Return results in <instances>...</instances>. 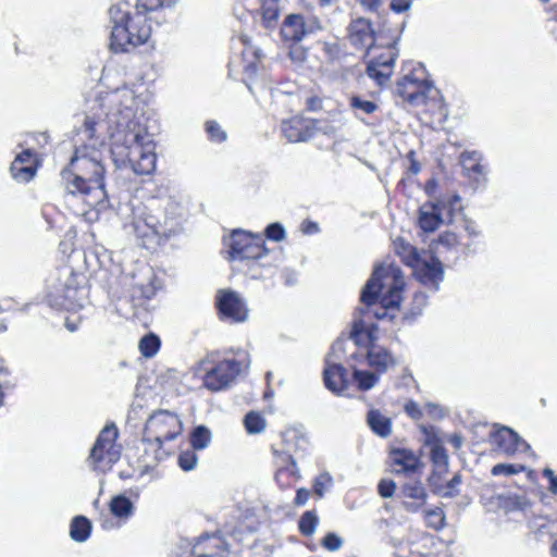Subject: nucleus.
Instances as JSON below:
<instances>
[{"label": "nucleus", "mask_w": 557, "mask_h": 557, "mask_svg": "<svg viewBox=\"0 0 557 557\" xmlns=\"http://www.w3.org/2000/svg\"><path fill=\"white\" fill-rule=\"evenodd\" d=\"M95 104L99 111L84 115L76 135L99 143L108 136L117 168H129L137 175L151 174L157 162L156 144L146 124L144 101L124 87L96 99Z\"/></svg>", "instance_id": "1"}, {"label": "nucleus", "mask_w": 557, "mask_h": 557, "mask_svg": "<svg viewBox=\"0 0 557 557\" xmlns=\"http://www.w3.org/2000/svg\"><path fill=\"white\" fill-rule=\"evenodd\" d=\"M177 206L169 198H149L145 202H132L129 221L125 228L137 238L143 246L160 244L181 230V216Z\"/></svg>", "instance_id": "2"}, {"label": "nucleus", "mask_w": 557, "mask_h": 557, "mask_svg": "<svg viewBox=\"0 0 557 557\" xmlns=\"http://www.w3.org/2000/svg\"><path fill=\"white\" fill-rule=\"evenodd\" d=\"M404 287V275L398 267L377 265L361 290L360 301L364 307L356 310L352 322L363 319L371 327L372 319L381 320L388 309L399 307Z\"/></svg>", "instance_id": "3"}, {"label": "nucleus", "mask_w": 557, "mask_h": 557, "mask_svg": "<svg viewBox=\"0 0 557 557\" xmlns=\"http://www.w3.org/2000/svg\"><path fill=\"white\" fill-rule=\"evenodd\" d=\"M104 169L96 157L79 156L75 150L69 165L61 172L66 196L77 197L90 208L102 206L107 198Z\"/></svg>", "instance_id": "4"}, {"label": "nucleus", "mask_w": 557, "mask_h": 557, "mask_svg": "<svg viewBox=\"0 0 557 557\" xmlns=\"http://www.w3.org/2000/svg\"><path fill=\"white\" fill-rule=\"evenodd\" d=\"M110 49L114 53L129 52L148 41L151 26L146 13L132 10L129 3L117 2L108 10Z\"/></svg>", "instance_id": "5"}, {"label": "nucleus", "mask_w": 557, "mask_h": 557, "mask_svg": "<svg viewBox=\"0 0 557 557\" xmlns=\"http://www.w3.org/2000/svg\"><path fill=\"white\" fill-rule=\"evenodd\" d=\"M404 27V22L393 26L388 21H383L377 32H375L377 47L382 51L379 54H373L367 61L366 73L379 86L386 85L394 73L395 62L399 55L397 45Z\"/></svg>", "instance_id": "6"}, {"label": "nucleus", "mask_w": 557, "mask_h": 557, "mask_svg": "<svg viewBox=\"0 0 557 557\" xmlns=\"http://www.w3.org/2000/svg\"><path fill=\"white\" fill-rule=\"evenodd\" d=\"M376 330V324H372L370 327L363 319H356L352 322L349 338L354 341L355 345L364 346V349L351 354L350 360L360 361L381 375L395 367L397 359L387 348L375 342Z\"/></svg>", "instance_id": "7"}, {"label": "nucleus", "mask_w": 557, "mask_h": 557, "mask_svg": "<svg viewBox=\"0 0 557 557\" xmlns=\"http://www.w3.org/2000/svg\"><path fill=\"white\" fill-rule=\"evenodd\" d=\"M309 440L302 425L285 429L281 434V443L273 445V454L277 458L280 466L276 472V480L284 474L295 479L300 478L299 469L296 465V457H301L309 449Z\"/></svg>", "instance_id": "8"}, {"label": "nucleus", "mask_w": 557, "mask_h": 557, "mask_svg": "<svg viewBox=\"0 0 557 557\" xmlns=\"http://www.w3.org/2000/svg\"><path fill=\"white\" fill-rule=\"evenodd\" d=\"M119 430L115 423L106 424L99 432L89 455L87 466L95 472L106 473L110 471L121 457L120 447L116 445Z\"/></svg>", "instance_id": "9"}, {"label": "nucleus", "mask_w": 557, "mask_h": 557, "mask_svg": "<svg viewBox=\"0 0 557 557\" xmlns=\"http://www.w3.org/2000/svg\"><path fill=\"white\" fill-rule=\"evenodd\" d=\"M236 359H224L206 371L203 385L212 392H220L231 386L244 369L250 366L247 351L237 349L234 351Z\"/></svg>", "instance_id": "10"}, {"label": "nucleus", "mask_w": 557, "mask_h": 557, "mask_svg": "<svg viewBox=\"0 0 557 557\" xmlns=\"http://www.w3.org/2000/svg\"><path fill=\"white\" fill-rule=\"evenodd\" d=\"M63 281L53 287L50 296L54 298L58 306L65 310H76L84 307L87 290L78 283L77 275L70 269L61 272Z\"/></svg>", "instance_id": "11"}, {"label": "nucleus", "mask_w": 557, "mask_h": 557, "mask_svg": "<svg viewBox=\"0 0 557 557\" xmlns=\"http://www.w3.org/2000/svg\"><path fill=\"white\" fill-rule=\"evenodd\" d=\"M344 351V341L337 339L333 343L331 351L325 357L323 381L325 387L334 394L341 395L348 386L347 370L341 364V354Z\"/></svg>", "instance_id": "12"}, {"label": "nucleus", "mask_w": 557, "mask_h": 557, "mask_svg": "<svg viewBox=\"0 0 557 557\" xmlns=\"http://www.w3.org/2000/svg\"><path fill=\"white\" fill-rule=\"evenodd\" d=\"M215 306L220 319L232 323L247 321L249 309L246 300L233 289H220L215 296Z\"/></svg>", "instance_id": "13"}, {"label": "nucleus", "mask_w": 557, "mask_h": 557, "mask_svg": "<svg viewBox=\"0 0 557 557\" xmlns=\"http://www.w3.org/2000/svg\"><path fill=\"white\" fill-rule=\"evenodd\" d=\"M180 418L170 411L160 410L152 413L145 424L146 436H154L163 442L172 441L182 432Z\"/></svg>", "instance_id": "14"}, {"label": "nucleus", "mask_w": 557, "mask_h": 557, "mask_svg": "<svg viewBox=\"0 0 557 557\" xmlns=\"http://www.w3.org/2000/svg\"><path fill=\"white\" fill-rule=\"evenodd\" d=\"M348 33L350 45L357 49H364V57L371 59L373 54H379L376 52L380 50L377 47L376 33L369 20L364 17L354 20L349 24Z\"/></svg>", "instance_id": "15"}, {"label": "nucleus", "mask_w": 557, "mask_h": 557, "mask_svg": "<svg viewBox=\"0 0 557 557\" xmlns=\"http://www.w3.org/2000/svg\"><path fill=\"white\" fill-rule=\"evenodd\" d=\"M432 84L411 73L397 82L395 92L411 106L424 104Z\"/></svg>", "instance_id": "16"}, {"label": "nucleus", "mask_w": 557, "mask_h": 557, "mask_svg": "<svg viewBox=\"0 0 557 557\" xmlns=\"http://www.w3.org/2000/svg\"><path fill=\"white\" fill-rule=\"evenodd\" d=\"M416 280L432 293L440 290L444 281V268L440 259L432 257L431 260H417L412 267Z\"/></svg>", "instance_id": "17"}, {"label": "nucleus", "mask_w": 557, "mask_h": 557, "mask_svg": "<svg viewBox=\"0 0 557 557\" xmlns=\"http://www.w3.org/2000/svg\"><path fill=\"white\" fill-rule=\"evenodd\" d=\"M462 174L474 189H483L487 183V166L482 163V154L478 151H465L459 158Z\"/></svg>", "instance_id": "18"}, {"label": "nucleus", "mask_w": 557, "mask_h": 557, "mask_svg": "<svg viewBox=\"0 0 557 557\" xmlns=\"http://www.w3.org/2000/svg\"><path fill=\"white\" fill-rule=\"evenodd\" d=\"M315 120L294 116L283 121L282 133L290 143L307 141L314 135Z\"/></svg>", "instance_id": "19"}, {"label": "nucleus", "mask_w": 557, "mask_h": 557, "mask_svg": "<svg viewBox=\"0 0 557 557\" xmlns=\"http://www.w3.org/2000/svg\"><path fill=\"white\" fill-rule=\"evenodd\" d=\"M493 443L505 454L512 455L519 449H530V445L518 433L503 426L492 434Z\"/></svg>", "instance_id": "20"}, {"label": "nucleus", "mask_w": 557, "mask_h": 557, "mask_svg": "<svg viewBox=\"0 0 557 557\" xmlns=\"http://www.w3.org/2000/svg\"><path fill=\"white\" fill-rule=\"evenodd\" d=\"M193 554L195 557H226V548L220 536L203 534L194 545Z\"/></svg>", "instance_id": "21"}, {"label": "nucleus", "mask_w": 557, "mask_h": 557, "mask_svg": "<svg viewBox=\"0 0 557 557\" xmlns=\"http://www.w3.org/2000/svg\"><path fill=\"white\" fill-rule=\"evenodd\" d=\"M401 494L405 498L404 508L408 512H417L426 503L428 493L421 481H408L401 486Z\"/></svg>", "instance_id": "22"}, {"label": "nucleus", "mask_w": 557, "mask_h": 557, "mask_svg": "<svg viewBox=\"0 0 557 557\" xmlns=\"http://www.w3.org/2000/svg\"><path fill=\"white\" fill-rule=\"evenodd\" d=\"M308 34L306 21L300 14H288L281 26L282 39L286 42H299Z\"/></svg>", "instance_id": "23"}, {"label": "nucleus", "mask_w": 557, "mask_h": 557, "mask_svg": "<svg viewBox=\"0 0 557 557\" xmlns=\"http://www.w3.org/2000/svg\"><path fill=\"white\" fill-rule=\"evenodd\" d=\"M396 474H410L416 472L420 466V459L411 450L405 448H395L389 455Z\"/></svg>", "instance_id": "24"}, {"label": "nucleus", "mask_w": 557, "mask_h": 557, "mask_svg": "<svg viewBox=\"0 0 557 557\" xmlns=\"http://www.w3.org/2000/svg\"><path fill=\"white\" fill-rule=\"evenodd\" d=\"M418 222L421 230L425 233H432L446 223L441 210L433 201H428L420 207Z\"/></svg>", "instance_id": "25"}, {"label": "nucleus", "mask_w": 557, "mask_h": 557, "mask_svg": "<svg viewBox=\"0 0 557 557\" xmlns=\"http://www.w3.org/2000/svg\"><path fill=\"white\" fill-rule=\"evenodd\" d=\"M164 442L161 440H156L154 436H146V433H143L141 440V448H143V462L147 466H151L161 461L166 456V453L162 448V444Z\"/></svg>", "instance_id": "26"}, {"label": "nucleus", "mask_w": 557, "mask_h": 557, "mask_svg": "<svg viewBox=\"0 0 557 557\" xmlns=\"http://www.w3.org/2000/svg\"><path fill=\"white\" fill-rule=\"evenodd\" d=\"M363 363H360V361L350 360L349 367L352 370V382L356 387L359 391L367 392L379 383L380 374L374 371L361 369L360 366Z\"/></svg>", "instance_id": "27"}, {"label": "nucleus", "mask_w": 557, "mask_h": 557, "mask_svg": "<svg viewBox=\"0 0 557 557\" xmlns=\"http://www.w3.org/2000/svg\"><path fill=\"white\" fill-rule=\"evenodd\" d=\"M256 235L245 232L243 230H235L230 235V238L225 242L228 247V255L231 260H237V258L244 252V249L253 242Z\"/></svg>", "instance_id": "28"}, {"label": "nucleus", "mask_w": 557, "mask_h": 557, "mask_svg": "<svg viewBox=\"0 0 557 557\" xmlns=\"http://www.w3.org/2000/svg\"><path fill=\"white\" fill-rule=\"evenodd\" d=\"M243 44L246 46L243 55L246 58L247 55H252L253 60L248 61L244 64V82L249 88L250 91H252L251 85L249 81H251L258 72V61L262 58V51L259 48H253L250 46L249 40L246 36H243L242 38Z\"/></svg>", "instance_id": "29"}, {"label": "nucleus", "mask_w": 557, "mask_h": 557, "mask_svg": "<svg viewBox=\"0 0 557 557\" xmlns=\"http://www.w3.org/2000/svg\"><path fill=\"white\" fill-rule=\"evenodd\" d=\"M367 422L370 429L381 437H387L392 432L391 420L379 410H370L367 416Z\"/></svg>", "instance_id": "30"}, {"label": "nucleus", "mask_w": 557, "mask_h": 557, "mask_svg": "<svg viewBox=\"0 0 557 557\" xmlns=\"http://www.w3.org/2000/svg\"><path fill=\"white\" fill-rule=\"evenodd\" d=\"M259 2L263 26L265 28L274 27L281 13L280 0H259Z\"/></svg>", "instance_id": "31"}, {"label": "nucleus", "mask_w": 557, "mask_h": 557, "mask_svg": "<svg viewBox=\"0 0 557 557\" xmlns=\"http://www.w3.org/2000/svg\"><path fill=\"white\" fill-rule=\"evenodd\" d=\"M459 195L455 194L447 197H442L437 200H434L437 208L441 210V213L446 223H451L457 211L461 210Z\"/></svg>", "instance_id": "32"}, {"label": "nucleus", "mask_w": 557, "mask_h": 557, "mask_svg": "<svg viewBox=\"0 0 557 557\" xmlns=\"http://www.w3.org/2000/svg\"><path fill=\"white\" fill-rule=\"evenodd\" d=\"M91 533V522L84 516H76L70 525L71 539L77 543L88 540Z\"/></svg>", "instance_id": "33"}, {"label": "nucleus", "mask_w": 557, "mask_h": 557, "mask_svg": "<svg viewBox=\"0 0 557 557\" xmlns=\"http://www.w3.org/2000/svg\"><path fill=\"white\" fill-rule=\"evenodd\" d=\"M111 513L120 519H127L133 515L134 505L132 500L125 495H116L114 496L110 504Z\"/></svg>", "instance_id": "34"}, {"label": "nucleus", "mask_w": 557, "mask_h": 557, "mask_svg": "<svg viewBox=\"0 0 557 557\" xmlns=\"http://www.w3.org/2000/svg\"><path fill=\"white\" fill-rule=\"evenodd\" d=\"M430 458L434 467V472L443 473L448 469V455L446 448L438 442L431 445Z\"/></svg>", "instance_id": "35"}, {"label": "nucleus", "mask_w": 557, "mask_h": 557, "mask_svg": "<svg viewBox=\"0 0 557 557\" xmlns=\"http://www.w3.org/2000/svg\"><path fill=\"white\" fill-rule=\"evenodd\" d=\"M212 440L211 431L206 425H197L189 435L190 446L195 450H201L209 446Z\"/></svg>", "instance_id": "36"}, {"label": "nucleus", "mask_w": 557, "mask_h": 557, "mask_svg": "<svg viewBox=\"0 0 557 557\" xmlns=\"http://www.w3.org/2000/svg\"><path fill=\"white\" fill-rule=\"evenodd\" d=\"M268 249L264 246V239L260 235H256L250 245H248L244 252L237 258V260H252L256 261L267 255Z\"/></svg>", "instance_id": "37"}, {"label": "nucleus", "mask_w": 557, "mask_h": 557, "mask_svg": "<svg viewBox=\"0 0 557 557\" xmlns=\"http://www.w3.org/2000/svg\"><path fill=\"white\" fill-rule=\"evenodd\" d=\"M161 341L160 338L153 334L149 333L141 337L139 341L138 347L140 350V354L146 358L153 357L160 349Z\"/></svg>", "instance_id": "38"}, {"label": "nucleus", "mask_w": 557, "mask_h": 557, "mask_svg": "<svg viewBox=\"0 0 557 557\" xmlns=\"http://www.w3.org/2000/svg\"><path fill=\"white\" fill-rule=\"evenodd\" d=\"M10 172L14 180L21 183L29 182L36 174V166L34 164H23L12 162Z\"/></svg>", "instance_id": "39"}, {"label": "nucleus", "mask_w": 557, "mask_h": 557, "mask_svg": "<svg viewBox=\"0 0 557 557\" xmlns=\"http://www.w3.org/2000/svg\"><path fill=\"white\" fill-rule=\"evenodd\" d=\"M334 485L333 476L324 471L314 478L312 484V491L319 498L324 497L325 493L329 492Z\"/></svg>", "instance_id": "40"}, {"label": "nucleus", "mask_w": 557, "mask_h": 557, "mask_svg": "<svg viewBox=\"0 0 557 557\" xmlns=\"http://www.w3.org/2000/svg\"><path fill=\"white\" fill-rule=\"evenodd\" d=\"M319 523V518L313 510L304 512L299 519V531L305 536H310L315 532Z\"/></svg>", "instance_id": "41"}, {"label": "nucleus", "mask_w": 557, "mask_h": 557, "mask_svg": "<svg viewBox=\"0 0 557 557\" xmlns=\"http://www.w3.org/2000/svg\"><path fill=\"white\" fill-rule=\"evenodd\" d=\"M425 523L429 528L440 531L445 528V513L442 508L435 507L424 511Z\"/></svg>", "instance_id": "42"}, {"label": "nucleus", "mask_w": 557, "mask_h": 557, "mask_svg": "<svg viewBox=\"0 0 557 557\" xmlns=\"http://www.w3.org/2000/svg\"><path fill=\"white\" fill-rule=\"evenodd\" d=\"M244 424L249 434H258L264 430L265 420L260 413L250 411L245 416Z\"/></svg>", "instance_id": "43"}, {"label": "nucleus", "mask_w": 557, "mask_h": 557, "mask_svg": "<svg viewBox=\"0 0 557 557\" xmlns=\"http://www.w3.org/2000/svg\"><path fill=\"white\" fill-rule=\"evenodd\" d=\"M205 131L208 135L210 141L215 144L224 143L227 139L226 132L222 128V126L213 120L207 121L205 123Z\"/></svg>", "instance_id": "44"}, {"label": "nucleus", "mask_w": 557, "mask_h": 557, "mask_svg": "<svg viewBox=\"0 0 557 557\" xmlns=\"http://www.w3.org/2000/svg\"><path fill=\"white\" fill-rule=\"evenodd\" d=\"M504 507L508 511L521 510L524 511L529 506L530 502L525 495L509 494L504 498Z\"/></svg>", "instance_id": "45"}, {"label": "nucleus", "mask_w": 557, "mask_h": 557, "mask_svg": "<svg viewBox=\"0 0 557 557\" xmlns=\"http://www.w3.org/2000/svg\"><path fill=\"white\" fill-rule=\"evenodd\" d=\"M198 462V456L195 449H186L180 453L177 457V463L183 471H191L196 468Z\"/></svg>", "instance_id": "46"}, {"label": "nucleus", "mask_w": 557, "mask_h": 557, "mask_svg": "<svg viewBox=\"0 0 557 557\" xmlns=\"http://www.w3.org/2000/svg\"><path fill=\"white\" fill-rule=\"evenodd\" d=\"M350 107L364 114H372L377 110V104L371 100L362 99L360 96H352L349 100Z\"/></svg>", "instance_id": "47"}, {"label": "nucleus", "mask_w": 557, "mask_h": 557, "mask_svg": "<svg viewBox=\"0 0 557 557\" xmlns=\"http://www.w3.org/2000/svg\"><path fill=\"white\" fill-rule=\"evenodd\" d=\"M524 469L525 468L522 465L497 463L492 468L491 473L495 476H497V475L508 476V475L520 473V472L524 471Z\"/></svg>", "instance_id": "48"}, {"label": "nucleus", "mask_w": 557, "mask_h": 557, "mask_svg": "<svg viewBox=\"0 0 557 557\" xmlns=\"http://www.w3.org/2000/svg\"><path fill=\"white\" fill-rule=\"evenodd\" d=\"M264 233H265L267 238L274 240V242H281L286 236L284 226L278 222L269 224L265 227Z\"/></svg>", "instance_id": "49"}, {"label": "nucleus", "mask_w": 557, "mask_h": 557, "mask_svg": "<svg viewBox=\"0 0 557 557\" xmlns=\"http://www.w3.org/2000/svg\"><path fill=\"white\" fill-rule=\"evenodd\" d=\"M158 287L154 285L153 280H149V282L146 285H139L134 288L133 295L135 297H141L144 299H151L156 293Z\"/></svg>", "instance_id": "50"}, {"label": "nucleus", "mask_w": 557, "mask_h": 557, "mask_svg": "<svg viewBox=\"0 0 557 557\" xmlns=\"http://www.w3.org/2000/svg\"><path fill=\"white\" fill-rule=\"evenodd\" d=\"M322 546L330 552H336L343 546V540L336 533L330 532L323 537Z\"/></svg>", "instance_id": "51"}, {"label": "nucleus", "mask_w": 557, "mask_h": 557, "mask_svg": "<svg viewBox=\"0 0 557 557\" xmlns=\"http://www.w3.org/2000/svg\"><path fill=\"white\" fill-rule=\"evenodd\" d=\"M428 304V296L424 292H416L411 302L410 312L412 315H418L421 313L422 309Z\"/></svg>", "instance_id": "52"}, {"label": "nucleus", "mask_w": 557, "mask_h": 557, "mask_svg": "<svg viewBox=\"0 0 557 557\" xmlns=\"http://www.w3.org/2000/svg\"><path fill=\"white\" fill-rule=\"evenodd\" d=\"M146 11H153L161 7L172 8L178 0H138Z\"/></svg>", "instance_id": "53"}, {"label": "nucleus", "mask_w": 557, "mask_h": 557, "mask_svg": "<svg viewBox=\"0 0 557 557\" xmlns=\"http://www.w3.org/2000/svg\"><path fill=\"white\" fill-rule=\"evenodd\" d=\"M461 483V476L459 474H455L446 484L444 491H438L437 493L441 494L443 497H454L458 491L457 487Z\"/></svg>", "instance_id": "54"}, {"label": "nucleus", "mask_w": 557, "mask_h": 557, "mask_svg": "<svg viewBox=\"0 0 557 557\" xmlns=\"http://www.w3.org/2000/svg\"><path fill=\"white\" fill-rule=\"evenodd\" d=\"M396 484L393 480L383 479L379 482L377 491L381 497L389 498L394 495Z\"/></svg>", "instance_id": "55"}, {"label": "nucleus", "mask_w": 557, "mask_h": 557, "mask_svg": "<svg viewBox=\"0 0 557 557\" xmlns=\"http://www.w3.org/2000/svg\"><path fill=\"white\" fill-rule=\"evenodd\" d=\"M292 61L302 63L307 59V51L301 46H292L288 52Z\"/></svg>", "instance_id": "56"}, {"label": "nucleus", "mask_w": 557, "mask_h": 557, "mask_svg": "<svg viewBox=\"0 0 557 557\" xmlns=\"http://www.w3.org/2000/svg\"><path fill=\"white\" fill-rule=\"evenodd\" d=\"M411 0H391L389 9L395 13H404L411 8Z\"/></svg>", "instance_id": "57"}, {"label": "nucleus", "mask_w": 557, "mask_h": 557, "mask_svg": "<svg viewBox=\"0 0 557 557\" xmlns=\"http://www.w3.org/2000/svg\"><path fill=\"white\" fill-rule=\"evenodd\" d=\"M363 10L368 12L379 13L383 5V0H358Z\"/></svg>", "instance_id": "58"}, {"label": "nucleus", "mask_w": 557, "mask_h": 557, "mask_svg": "<svg viewBox=\"0 0 557 557\" xmlns=\"http://www.w3.org/2000/svg\"><path fill=\"white\" fill-rule=\"evenodd\" d=\"M405 412L412 419L419 420L422 418V411L419 405L412 400L405 405Z\"/></svg>", "instance_id": "59"}, {"label": "nucleus", "mask_w": 557, "mask_h": 557, "mask_svg": "<svg viewBox=\"0 0 557 557\" xmlns=\"http://www.w3.org/2000/svg\"><path fill=\"white\" fill-rule=\"evenodd\" d=\"M13 162H18L23 164H34L35 165V157L30 149H26L18 153Z\"/></svg>", "instance_id": "60"}, {"label": "nucleus", "mask_w": 557, "mask_h": 557, "mask_svg": "<svg viewBox=\"0 0 557 557\" xmlns=\"http://www.w3.org/2000/svg\"><path fill=\"white\" fill-rule=\"evenodd\" d=\"M438 243L441 246H444L446 248H451L457 245L458 239L454 233H445L440 236Z\"/></svg>", "instance_id": "61"}, {"label": "nucleus", "mask_w": 557, "mask_h": 557, "mask_svg": "<svg viewBox=\"0 0 557 557\" xmlns=\"http://www.w3.org/2000/svg\"><path fill=\"white\" fill-rule=\"evenodd\" d=\"M309 496H310L309 491L307 488H305V487H300L296 492L294 504L296 506H304V505L307 504V502L309 499Z\"/></svg>", "instance_id": "62"}, {"label": "nucleus", "mask_w": 557, "mask_h": 557, "mask_svg": "<svg viewBox=\"0 0 557 557\" xmlns=\"http://www.w3.org/2000/svg\"><path fill=\"white\" fill-rule=\"evenodd\" d=\"M319 231H320V227H319L318 223H315L311 220H306L301 223V232L304 234L313 235V234L319 233Z\"/></svg>", "instance_id": "63"}, {"label": "nucleus", "mask_w": 557, "mask_h": 557, "mask_svg": "<svg viewBox=\"0 0 557 557\" xmlns=\"http://www.w3.org/2000/svg\"><path fill=\"white\" fill-rule=\"evenodd\" d=\"M306 28L308 34L314 33L322 29L321 22L318 17L312 16L306 22Z\"/></svg>", "instance_id": "64"}]
</instances>
